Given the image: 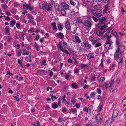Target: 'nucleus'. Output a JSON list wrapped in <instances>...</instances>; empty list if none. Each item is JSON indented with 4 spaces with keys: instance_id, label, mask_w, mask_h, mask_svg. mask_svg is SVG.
<instances>
[{
    "instance_id": "nucleus-21",
    "label": "nucleus",
    "mask_w": 126,
    "mask_h": 126,
    "mask_svg": "<svg viewBox=\"0 0 126 126\" xmlns=\"http://www.w3.org/2000/svg\"><path fill=\"white\" fill-rule=\"evenodd\" d=\"M99 82H103L105 80V78L104 77L101 78L99 76L97 77Z\"/></svg>"
},
{
    "instance_id": "nucleus-54",
    "label": "nucleus",
    "mask_w": 126,
    "mask_h": 126,
    "mask_svg": "<svg viewBox=\"0 0 126 126\" xmlns=\"http://www.w3.org/2000/svg\"><path fill=\"white\" fill-rule=\"evenodd\" d=\"M21 53L23 54V53H22V52H21V50H20L18 53V55L17 56L19 57L21 55Z\"/></svg>"
},
{
    "instance_id": "nucleus-25",
    "label": "nucleus",
    "mask_w": 126,
    "mask_h": 126,
    "mask_svg": "<svg viewBox=\"0 0 126 126\" xmlns=\"http://www.w3.org/2000/svg\"><path fill=\"white\" fill-rule=\"evenodd\" d=\"M51 25L53 27V30H57V28L56 27V23L55 22H54L53 23H51Z\"/></svg>"
},
{
    "instance_id": "nucleus-17",
    "label": "nucleus",
    "mask_w": 126,
    "mask_h": 126,
    "mask_svg": "<svg viewBox=\"0 0 126 126\" xmlns=\"http://www.w3.org/2000/svg\"><path fill=\"white\" fill-rule=\"evenodd\" d=\"M118 111L117 110H114L113 111L112 117H115L118 116Z\"/></svg>"
},
{
    "instance_id": "nucleus-19",
    "label": "nucleus",
    "mask_w": 126,
    "mask_h": 126,
    "mask_svg": "<svg viewBox=\"0 0 126 126\" xmlns=\"http://www.w3.org/2000/svg\"><path fill=\"white\" fill-rule=\"evenodd\" d=\"M87 4L89 5H92L94 4V0H87Z\"/></svg>"
},
{
    "instance_id": "nucleus-40",
    "label": "nucleus",
    "mask_w": 126,
    "mask_h": 126,
    "mask_svg": "<svg viewBox=\"0 0 126 126\" xmlns=\"http://www.w3.org/2000/svg\"><path fill=\"white\" fill-rule=\"evenodd\" d=\"M72 86L73 88L75 89H77L78 88L77 86L75 83L72 84Z\"/></svg>"
},
{
    "instance_id": "nucleus-23",
    "label": "nucleus",
    "mask_w": 126,
    "mask_h": 126,
    "mask_svg": "<svg viewBox=\"0 0 126 126\" xmlns=\"http://www.w3.org/2000/svg\"><path fill=\"white\" fill-rule=\"evenodd\" d=\"M6 39L7 41L9 43H10L11 42V41L13 39L12 37L11 36H8L7 37Z\"/></svg>"
},
{
    "instance_id": "nucleus-12",
    "label": "nucleus",
    "mask_w": 126,
    "mask_h": 126,
    "mask_svg": "<svg viewBox=\"0 0 126 126\" xmlns=\"http://www.w3.org/2000/svg\"><path fill=\"white\" fill-rule=\"evenodd\" d=\"M107 18L106 17H102L100 19L99 21L101 23L104 24L105 22V21Z\"/></svg>"
},
{
    "instance_id": "nucleus-29",
    "label": "nucleus",
    "mask_w": 126,
    "mask_h": 126,
    "mask_svg": "<svg viewBox=\"0 0 126 126\" xmlns=\"http://www.w3.org/2000/svg\"><path fill=\"white\" fill-rule=\"evenodd\" d=\"M96 93L94 92H92L90 94V96L91 98H94L95 96V94Z\"/></svg>"
},
{
    "instance_id": "nucleus-60",
    "label": "nucleus",
    "mask_w": 126,
    "mask_h": 126,
    "mask_svg": "<svg viewBox=\"0 0 126 126\" xmlns=\"http://www.w3.org/2000/svg\"><path fill=\"white\" fill-rule=\"evenodd\" d=\"M95 75H94L91 78V80L92 81H94L95 79Z\"/></svg>"
},
{
    "instance_id": "nucleus-11",
    "label": "nucleus",
    "mask_w": 126,
    "mask_h": 126,
    "mask_svg": "<svg viewBox=\"0 0 126 126\" xmlns=\"http://www.w3.org/2000/svg\"><path fill=\"white\" fill-rule=\"evenodd\" d=\"M65 27L66 28L69 30H70L71 29V26H70V23L68 21H67L65 23Z\"/></svg>"
},
{
    "instance_id": "nucleus-3",
    "label": "nucleus",
    "mask_w": 126,
    "mask_h": 126,
    "mask_svg": "<svg viewBox=\"0 0 126 126\" xmlns=\"http://www.w3.org/2000/svg\"><path fill=\"white\" fill-rule=\"evenodd\" d=\"M42 9L46 12L49 11L52 9V6L50 3H43L41 5Z\"/></svg>"
},
{
    "instance_id": "nucleus-48",
    "label": "nucleus",
    "mask_w": 126,
    "mask_h": 126,
    "mask_svg": "<svg viewBox=\"0 0 126 126\" xmlns=\"http://www.w3.org/2000/svg\"><path fill=\"white\" fill-rule=\"evenodd\" d=\"M78 22L79 23H82L83 24V26H85V24H84V23L82 21V20H81V19H79L78 20Z\"/></svg>"
},
{
    "instance_id": "nucleus-41",
    "label": "nucleus",
    "mask_w": 126,
    "mask_h": 126,
    "mask_svg": "<svg viewBox=\"0 0 126 126\" xmlns=\"http://www.w3.org/2000/svg\"><path fill=\"white\" fill-rule=\"evenodd\" d=\"M112 34L115 36L116 37L117 35V34L116 32H115V30L113 29L112 31Z\"/></svg>"
},
{
    "instance_id": "nucleus-7",
    "label": "nucleus",
    "mask_w": 126,
    "mask_h": 126,
    "mask_svg": "<svg viewBox=\"0 0 126 126\" xmlns=\"http://www.w3.org/2000/svg\"><path fill=\"white\" fill-rule=\"evenodd\" d=\"M74 0H70V4L72 5L73 6H75L76 5V8L78 9V10L79 9V4L78 3L77 5H76V0L75 1H73Z\"/></svg>"
},
{
    "instance_id": "nucleus-10",
    "label": "nucleus",
    "mask_w": 126,
    "mask_h": 126,
    "mask_svg": "<svg viewBox=\"0 0 126 126\" xmlns=\"http://www.w3.org/2000/svg\"><path fill=\"white\" fill-rule=\"evenodd\" d=\"M96 119L97 121L98 122L99 124L101 123L102 121V118L100 117V115L98 114L96 117Z\"/></svg>"
},
{
    "instance_id": "nucleus-46",
    "label": "nucleus",
    "mask_w": 126,
    "mask_h": 126,
    "mask_svg": "<svg viewBox=\"0 0 126 126\" xmlns=\"http://www.w3.org/2000/svg\"><path fill=\"white\" fill-rule=\"evenodd\" d=\"M70 76V75L66 74L65 76V78L68 80L69 79V78Z\"/></svg>"
},
{
    "instance_id": "nucleus-13",
    "label": "nucleus",
    "mask_w": 126,
    "mask_h": 126,
    "mask_svg": "<svg viewBox=\"0 0 126 126\" xmlns=\"http://www.w3.org/2000/svg\"><path fill=\"white\" fill-rule=\"evenodd\" d=\"M106 25L105 24H104L103 26L99 24H98V27L100 28V30H102L106 28Z\"/></svg>"
},
{
    "instance_id": "nucleus-22",
    "label": "nucleus",
    "mask_w": 126,
    "mask_h": 126,
    "mask_svg": "<svg viewBox=\"0 0 126 126\" xmlns=\"http://www.w3.org/2000/svg\"><path fill=\"white\" fill-rule=\"evenodd\" d=\"M9 26H6L5 28V31L6 33L10 34V29Z\"/></svg>"
},
{
    "instance_id": "nucleus-62",
    "label": "nucleus",
    "mask_w": 126,
    "mask_h": 126,
    "mask_svg": "<svg viewBox=\"0 0 126 126\" xmlns=\"http://www.w3.org/2000/svg\"><path fill=\"white\" fill-rule=\"evenodd\" d=\"M89 86H88L87 85H85L84 86L83 88L84 89H86L87 88H88Z\"/></svg>"
},
{
    "instance_id": "nucleus-2",
    "label": "nucleus",
    "mask_w": 126,
    "mask_h": 126,
    "mask_svg": "<svg viewBox=\"0 0 126 126\" xmlns=\"http://www.w3.org/2000/svg\"><path fill=\"white\" fill-rule=\"evenodd\" d=\"M111 39L109 38H106V42L104 45V47L105 48H108V49H111L112 47H111V45L113 43Z\"/></svg>"
},
{
    "instance_id": "nucleus-42",
    "label": "nucleus",
    "mask_w": 126,
    "mask_h": 126,
    "mask_svg": "<svg viewBox=\"0 0 126 126\" xmlns=\"http://www.w3.org/2000/svg\"><path fill=\"white\" fill-rule=\"evenodd\" d=\"M16 10L13 9L11 10V12L13 14H15L16 13Z\"/></svg>"
},
{
    "instance_id": "nucleus-59",
    "label": "nucleus",
    "mask_w": 126,
    "mask_h": 126,
    "mask_svg": "<svg viewBox=\"0 0 126 126\" xmlns=\"http://www.w3.org/2000/svg\"><path fill=\"white\" fill-rule=\"evenodd\" d=\"M16 27L17 28H19L20 26V24L19 23H17L16 25Z\"/></svg>"
},
{
    "instance_id": "nucleus-58",
    "label": "nucleus",
    "mask_w": 126,
    "mask_h": 126,
    "mask_svg": "<svg viewBox=\"0 0 126 126\" xmlns=\"http://www.w3.org/2000/svg\"><path fill=\"white\" fill-rule=\"evenodd\" d=\"M5 13L8 16H10L11 15L10 13L8 11H7Z\"/></svg>"
},
{
    "instance_id": "nucleus-47",
    "label": "nucleus",
    "mask_w": 126,
    "mask_h": 126,
    "mask_svg": "<svg viewBox=\"0 0 126 126\" xmlns=\"http://www.w3.org/2000/svg\"><path fill=\"white\" fill-rule=\"evenodd\" d=\"M2 5L4 10L6 9L7 7V6L5 4H3Z\"/></svg>"
},
{
    "instance_id": "nucleus-27",
    "label": "nucleus",
    "mask_w": 126,
    "mask_h": 126,
    "mask_svg": "<svg viewBox=\"0 0 126 126\" xmlns=\"http://www.w3.org/2000/svg\"><path fill=\"white\" fill-rule=\"evenodd\" d=\"M92 18L93 20L95 22H97L99 19L98 18H97V17H94V16H92Z\"/></svg>"
},
{
    "instance_id": "nucleus-51",
    "label": "nucleus",
    "mask_w": 126,
    "mask_h": 126,
    "mask_svg": "<svg viewBox=\"0 0 126 126\" xmlns=\"http://www.w3.org/2000/svg\"><path fill=\"white\" fill-rule=\"evenodd\" d=\"M63 119L61 117H59V118L58 119V121L59 122H62L63 121Z\"/></svg>"
},
{
    "instance_id": "nucleus-45",
    "label": "nucleus",
    "mask_w": 126,
    "mask_h": 126,
    "mask_svg": "<svg viewBox=\"0 0 126 126\" xmlns=\"http://www.w3.org/2000/svg\"><path fill=\"white\" fill-rule=\"evenodd\" d=\"M97 91L98 93L99 94L101 93V90L99 88H97Z\"/></svg>"
},
{
    "instance_id": "nucleus-55",
    "label": "nucleus",
    "mask_w": 126,
    "mask_h": 126,
    "mask_svg": "<svg viewBox=\"0 0 126 126\" xmlns=\"http://www.w3.org/2000/svg\"><path fill=\"white\" fill-rule=\"evenodd\" d=\"M3 46L2 44L0 43V50L2 49L3 48Z\"/></svg>"
},
{
    "instance_id": "nucleus-26",
    "label": "nucleus",
    "mask_w": 126,
    "mask_h": 126,
    "mask_svg": "<svg viewBox=\"0 0 126 126\" xmlns=\"http://www.w3.org/2000/svg\"><path fill=\"white\" fill-rule=\"evenodd\" d=\"M60 11L62 15H65L66 12L65 11L64 9H63L62 8H61V10H60Z\"/></svg>"
},
{
    "instance_id": "nucleus-37",
    "label": "nucleus",
    "mask_w": 126,
    "mask_h": 126,
    "mask_svg": "<svg viewBox=\"0 0 126 126\" xmlns=\"http://www.w3.org/2000/svg\"><path fill=\"white\" fill-rule=\"evenodd\" d=\"M18 63L19 64H20V66L22 68H23V66L22 65V62L19 59L18 60Z\"/></svg>"
},
{
    "instance_id": "nucleus-30",
    "label": "nucleus",
    "mask_w": 126,
    "mask_h": 126,
    "mask_svg": "<svg viewBox=\"0 0 126 126\" xmlns=\"http://www.w3.org/2000/svg\"><path fill=\"white\" fill-rule=\"evenodd\" d=\"M77 110L76 109H72L70 110V113H75L76 112H77Z\"/></svg>"
},
{
    "instance_id": "nucleus-39",
    "label": "nucleus",
    "mask_w": 126,
    "mask_h": 126,
    "mask_svg": "<svg viewBox=\"0 0 126 126\" xmlns=\"http://www.w3.org/2000/svg\"><path fill=\"white\" fill-rule=\"evenodd\" d=\"M58 105L57 104L55 103L53 104L52 105V107L54 109L57 108L58 107Z\"/></svg>"
},
{
    "instance_id": "nucleus-53",
    "label": "nucleus",
    "mask_w": 126,
    "mask_h": 126,
    "mask_svg": "<svg viewBox=\"0 0 126 126\" xmlns=\"http://www.w3.org/2000/svg\"><path fill=\"white\" fill-rule=\"evenodd\" d=\"M105 49L104 50V51H103V53L104 54V53H108V50H107V49H108V48H106V49H105Z\"/></svg>"
},
{
    "instance_id": "nucleus-57",
    "label": "nucleus",
    "mask_w": 126,
    "mask_h": 126,
    "mask_svg": "<svg viewBox=\"0 0 126 126\" xmlns=\"http://www.w3.org/2000/svg\"><path fill=\"white\" fill-rule=\"evenodd\" d=\"M46 63V61L45 60H43L41 62V64L43 65H44Z\"/></svg>"
},
{
    "instance_id": "nucleus-36",
    "label": "nucleus",
    "mask_w": 126,
    "mask_h": 126,
    "mask_svg": "<svg viewBox=\"0 0 126 126\" xmlns=\"http://www.w3.org/2000/svg\"><path fill=\"white\" fill-rule=\"evenodd\" d=\"M101 45V44L100 43H96L95 46V47H97Z\"/></svg>"
},
{
    "instance_id": "nucleus-34",
    "label": "nucleus",
    "mask_w": 126,
    "mask_h": 126,
    "mask_svg": "<svg viewBox=\"0 0 126 126\" xmlns=\"http://www.w3.org/2000/svg\"><path fill=\"white\" fill-rule=\"evenodd\" d=\"M76 99L74 98V97H73L72 99L71 100V101L72 103L74 104L75 102H76Z\"/></svg>"
},
{
    "instance_id": "nucleus-43",
    "label": "nucleus",
    "mask_w": 126,
    "mask_h": 126,
    "mask_svg": "<svg viewBox=\"0 0 126 126\" xmlns=\"http://www.w3.org/2000/svg\"><path fill=\"white\" fill-rule=\"evenodd\" d=\"M63 100V102L66 105V104L67 105H68L69 103L65 99H64Z\"/></svg>"
},
{
    "instance_id": "nucleus-32",
    "label": "nucleus",
    "mask_w": 126,
    "mask_h": 126,
    "mask_svg": "<svg viewBox=\"0 0 126 126\" xmlns=\"http://www.w3.org/2000/svg\"><path fill=\"white\" fill-rule=\"evenodd\" d=\"M79 67H81V69H83L85 67L87 66V64H81L79 65Z\"/></svg>"
},
{
    "instance_id": "nucleus-20",
    "label": "nucleus",
    "mask_w": 126,
    "mask_h": 126,
    "mask_svg": "<svg viewBox=\"0 0 126 126\" xmlns=\"http://www.w3.org/2000/svg\"><path fill=\"white\" fill-rule=\"evenodd\" d=\"M30 4H23V8L24 9H28L30 6Z\"/></svg>"
},
{
    "instance_id": "nucleus-5",
    "label": "nucleus",
    "mask_w": 126,
    "mask_h": 126,
    "mask_svg": "<svg viewBox=\"0 0 126 126\" xmlns=\"http://www.w3.org/2000/svg\"><path fill=\"white\" fill-rule=\"evenodd\" d=\"M92 13L94 16L97 18H98L99 19H100L102 16L100 12L93 10Z\"/></svg>"
},
{
    "instance_id": "nucleus-9",
    "label": "nucleus",
    "mask_w": 126,
    "mask_h": 126,
    "mask_svg": "<svg viewBox=\"0 0 126 126\" xmlns=\"http://www.w3.org/2000/svg\"><path fill=\"white\" fill-rule=\"evenodd\" d=\"M112 121H113L112 120V118H109L105 122V126H110Z\"/></svg>"
},
{
    "instance_id": "nucleus-61",
    "label": "nucleus",
    "mask_w": 126,
    "mask_h": 126,
    "mask_svg": "<svg viewBox=\"0 0 126 126\" xmlns=\"http://www.w3.org/2000/svg\"><path fill=\"white\" fill-rule=\"evenodd\" d=\"M75 106L77 108H79L80 107V105L79 104L76 103Z\"/></svg>"
},
{
    "instance_id": "nucleus-35",
    "label": "nucleus",
    "mask_w": 126,
    "mask_h": 126,
    "mask_svg": "<svg viewBox=\"0 0 126 126\" xmlns=\"http://www.w3.org/2000/svg\"><path fill=\"white\" fill-rule=\"evenodd\" d=\"M101 7V5H95L94 6V8L95 9L98 10L99 9L100 7Z\"/></svg>"
},
{
    "instance_id": "nucleus-15",
    "label": "nucleus",
    "mask_w": 126,
    "mask_h": 126,
    "mask_svg": "<svg viewBox=\"0 0 126 126\" xmlns=\"http://www.w3.org/2000/svg\"><path fill=\"white\" fill-rule=\"evenodd\" d=\"M84 45L85 47H86L90 48L91 47V45L87 41L85 42Z\"/></svg>"
},
{
    "instance_id": "nucleus-52",
    "label": "nucleus",
    "mask_w": 126,
    "mask_h": 126,
    "mask_svg": "<svg viewBox=\"0 0 126 126\" xmlns=\"http://www.w3.org/2000/svg\"><path fill=\"white\" fill-rule=\"evenodd\" d=\"M114 80H113L111 81V82L110 83V85L109 86L110 87H111L112 85L114 84Z\"/></svg>"
},
{
    "instance_id": "nucleus-44",
    "label": "nucleus",
    "mask_w": 126,
    "mask_h": 126,
    "mask_svg": "<svg viewBox=\"0 0 126 126\" xmlns=\"http://www.w3.org/2000/svg\"><path fill=\"white\" fill-rule=\"evenodd\" d=\"M120 61H119L118 62V64L119 65V64H120V63H122L123 62V58H120Z\"/></svg>"
},
{
    "instance_id": "nucleus-16",
    "label": "nucleus",
    "mask_w": 126,
    "mask_h": 126,
    "mask_svg": "<svg viewBox=\"0 0 126 126\" xmlns=\"http://www.w3.org/2000/svg\"><path fill=\"white\" fill-rule=\"evenodd\" d=\"M94 57V56L93 54L92 53H90L88 55L87 58L89 60L90 58H93Z\"/></svg>"
},
{
    "instance_id": "nucleus-24",
    "label": "nucleus",
    "mask_w": 126,
    "mask_h": 126,
    "mask_svg": "<svg viewBox=\"0 0 126 126\" xmlns=\"http://www.w3.org/2000/svg\"><path fill=\"white\" fill-rule=\"evenodd\" d=\"M75 40L76 42L78 43H80L81 42V41L80 39L79 38L78 36H76L75 37Z\"/></svg>"
},
{
    "instance_id": "nucleus-18",
    "label": "nucleus",
    "mask_w": 126,
    "mask_h": 126,
    "mask_svg": "<svg viewBox=\"0 0 126 126\" xmlns=\"http://www.w3.org/2000/svg\"><path fill=\"white\" fill-rule=\"evenodd\" d=\"M16 23V21L15 20H13L11 21L10 22V26L11 27H13L15 25Z\"/></svg>"
},
{
    "instance_id": "nucleus-63",
    "label": "nucleus",
    "mask_w": 126,
    "mask_h": 126,
    "mask_svg": "<svg viewBox=\"0 0 126 126\" xmlns=\"http://www.w3.org/2000/svg\"><path fill=\"white\" fill-rule=\"evenodd\" d=\"M101 97H102L100 95H98V96H97V99L99 100H100L101 99Z\"/></svg>"
},
{
    "instance_id": "nucleus-4",
    "label": "nucleus",
    "mask_w": 126,
    "mask_h": 126,
    "mask_svg": "<svg viewBox=\"0 0 126 126\" xmlns=\"http://www.w3.org/2000/svg\"><path fill=\"white\" fill-rule=\"evenodd\" d=\"M27 18L29 20H28V23H31L33 25H35L36 24L35 23L34 21L33 20L34 18L33 16L29 14H27Z\"/></svg>"
},
{
    "instance_id": "nucleus-8",
    "label": "nucleus",
    "mask_w": 126,
    "mask_h": 126,
    "mask_svg": "<svg viewBox=\"0 0 126 126\" xmlns=\"http://www.w3.org/2000/svg\"><path fill=\"white\" fill-rule=\"evenodd\" d=\"M61 7L63 9H64L66 10L68 9H69V6L67 5L66 3L64 2H63L61 3Z\"/></svg>"
},
{
    "instance_id": "nucleus-50",
    "label": "nucleus",
    "mask_w": 126,
    "mask_h": 126,
    "mask_svg": "<svg viewBox=\"0 0 126 126\" xmlns=\"http://www.w3.org/2000/svg\"><path fill=\"white\" fill-rule=\"evenodd\" d=\"M106 32V33H105V34H106V35H107V33H109L110 32L109 31V30H108V29H107L105 30H104V32Z\"/></svg>"
},
{
    "instance_id": "nucleus-33",
    "label": "nucleus",
    "mask_w": 126,
    "mask_h": 126,
    "mask_svg": "<svg viewBox=\"0 0 126 126\" xmlns=\"http://www.w3.org/2000/svg\"><path fill=\"white\" fill-rule=\"evenodd\" d=\"M96 33L98 36H101V35L102 33L101 31L99 30H98L96 32Z\"/></svg>"
},
{
    "instance_id": "nucleus-38",
    "label": "nucleus",
    "mask_w": 126,
    "mask_h": 126,
    "mask_svg": "<svg viewBox=\"0 0 126 126\" xmlns=\"http://www.w3.org/2000/svg\"><path fill=\"white\" fill-rule=\"evenodd\" d=\"M50 96L51 97V98L52 99L53 101H54L53 98L54 99V100H55L57 98L56 97V96H53V94H50Z\"/></svg>"
},
{
    "instance_id": "nucleus-56",
    "label": "nucleus",
    "mask_w": 126,
    "mask_h": 126,
    "mask_svg": "<svg viewBox=\"0 0 126 126\" xmlns=\"http://www.w3.org/2000/svg\"><path fill=\"white\" fill-rule=\"evenodd\" d=\"M20 50H21V52L22 51L23 52V53H25V52H26V51H27V50L25 48H23L22 49H21Z\"/></svg>"
},
{
    "instance_id": "nucleus-49",
    "label": "nucleus",
    "mask_w": 126,
    "mask_h": 126,
    "mask_svg": "<svg viewBox=\"0 0 126 126\" xmlns=\"http://www.w3.org/2000/svg\"><path fill=\"white\" fill-rule=\"evenodd\" d=\"M63 46L64 48H66L67 47V43L65 42H63Z\"/></svg>"
},
{
    "instance_id": "nucleus-1",
    "label": "nucleus",
    "mask_w": 126,
    "mask_h": 126,
    "mask_svg": "<svg viewBox=\"0 0 126 126\" xmlns=\"http://www.w3.org/2000/svg\"><path fill=\"white\" fill-rule=\"evenodd\" d=\"M125 49L124 46L121 45L119 46L114 54V57L116 58H118L119 55L123 53Z\"/></svg>"
},
{
    "instance_id": "nucleus-28",
    "label": "nucleus",
    "mask_w": 126,
    "mask_h": 126,
    "mask_svg": "<svg viewBox=\"0 0 126 126\" xmlns=\"http://www.w3.org/2000/svg\"><path fill=\"white\" fill-rule=\"evenodd\" d=\"M57 25L58 26V30L59 31H60L63 29L62 25L61 24H58Z\"/></svg>"
},
{
    "instance_id": "nucleus-14",
    "label": "nucleus",
    "mask_w": 126,
    "mask_h": 126,
    "mask_svg": "<svg viewBox=\"0 0 126 126\" xmlns=\"http://www.w3.org/2000/svg\"><path fill=\"white\" fill-rule=\"evenodd\" d=\"M57 36L58 37L62 39H63L64 37V35L63 34V33L61 32L59 33L57 35Z\"/></svg>"
},
{
    "instance_id": "nucleus-6",
    "label": "nucleus",
    "mask_w": 126,
    "mask_h": 126,
    "mask_svg": "<svg viewBox=\"0 0 126 126\" xmlns=\"http://www.w3.org/2000/svg\"><path fill=\"white\" fill-rule=\"evenodd\" d=\"M85 26L86 27L90 28L92 24V22L89 20H86L85 21Z\"/></svg>"
},
{
    "instance_id": "nucleus-64",
    "label": "nucleus",
    "mask_w": 126,
    "mask_h": 126,
    "mask_svg": "<svg viewBox=\"0 0 126 126\" xmlns=\"http://www.w3.org/2000/svg\"><path fill=\"white\" fill-rule=\"evenodd\" d=\"M68 62L69 63H71L72 62V60L70 59H69L68 60Z\"/></svg>"
},
{
    "instance_id": "nucleus-31",
    "label": "nucleus",
    "mask_w": 126,
    "mask_h": 126,
    "mask_svg": "<svg viewBox=\"0 0 126 126\" xmlns=\"http://www.w3.org/2000/svg\"><path fill=\"white\" fill-rule=\"evenodd\" d=\"M55 9L58 11H60L61 9V7L60 8L58 5H56L55 7Z\"/></svg>"
}]
</instances>
